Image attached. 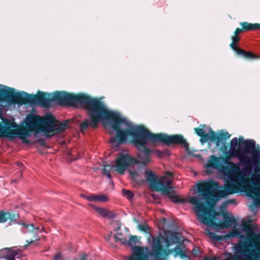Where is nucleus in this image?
I'll return each mask as SVG.
<instances>
[{"mask_svg": "<svg viewBox=\"0 0 260 260\" xmlns=\"http://www.w3.org/2000/svg\"><path fill=\"white\" fill-rule=\"evenodd\" d=\"M2 134L0 137H4L9 138H12L16 135H18L19 138L25 143H28L27 138L29 135L27 133L24 132V129L22 128H17L15 130H11L9 128L4 129L1 131Z\"/></svg>", "mask_w": 260, "mask_h": 260, "instance_id": "obj_10", "label": "nucleus"}, {"mask_svg": "<svg viewBox=\"0 0 260 260\" xmlns=\"http://www.w3.org/2000/svg\"><path fill=\"white\" fill-rule=\"evenodd\" d=\"M243 241L234 246L235 260H259L260 259V235L250 229L244 231Z\"/></svg>", "mask_w": 260, "mask_h": 260, "instance_id": "obj_4", "label": "nucleus"}, {"mask_svg": "<svg viewBox=\"0 0 260 260\" xmlns=\"http://www.w3.org/2000/svg\"><path fill=\"white\" fill-rule=\"evenodd\" d=\"M89 106L87 110L91 118V124L92 125L93 127L96 126L99 121L103 120L109 117V112L97 102H90L89 103Z\"/></svg>", "mask_w": 260, "mask_h": 260, "instance_id": "obj_8", "label": "nucleus"}, {"mask_svg": "<svg viewBox=\"0 0 260 260\" xmlns=\"http://www.w3.org/2000/svg\"><path fill=\"white\" fill-rule=\"evenodd\" d=\"M232 42L230 44V47L235 51H236L238 48L236 47V44L238 43L240 40V37L238 35L234 34V36L232 37Z\"/></svg>", "mask_w": 260, "mask_h": 260, "instance_id": "obj_21", "label": "nucleus"}, {"mask_svg": "<svg viewBox=\"0 0 260 260\" xmlns=\"http://www.w3.org/2000/svg\"><path fill=\"white\" fill-rule=\"evenodd\" d=\"M127 237L123 235L121 232H117L114 236L116 241L120 242L124 245H126L127 243Z\"/></svg>", "mask_w": 260, "mask_h": 260, "instance_id": "obj_18", "label": "nucleus"}, {"mask_svg": "<svg viewBox=\"0 0 260 260\" xmlns=\"http://www.w3.org/2000/svg\"><path fill=\"white\" fill-rule=\"evenodd\" d=\"M257 156H258V159L260 160V151H258L257 153Z\"/></svg>", "mask_w": 260, "mask_h": 260, "instance_id": "obj_33", "label": "nucleus"}, {"mask_svg": "<svg viewBox=\"0 0 260 260\" xmlns=\"http://www.w3.org/2000/svg\"><path fill=\"white\" fill-rule=\"evenodd\" d=\"M155 153V154H156V155L159 157H161L162 156V153L160 151H155L154 152Z\"/></svg>", "mask_w": 260, "mask_h": 260, "instance_id": "obj_30", "label": "nucleus"}, {"mask_svg": "<svg viewBox=\"0 0 260 260\" xmlns=\"http://www.w3.org/2000/svg\"><path fill=\"white\" fill-rule=\"evenodd\" d=\"M108 131L110 135L115 133V138L111 140L112 143L117 141L120 143L129 140L140 151L154 147L157 143L163 141L168 144H181L186 150L188 149V144L181 136L154 135L147 131H137L131 123L123 121H117L111 124Z\"/></svg>", "mask_w": 260, "mask_h": 260, "instance_id": "obj_1", "label": "nucleus"}, {"mask_svg": "<svg viewBox=\"0 0 260 260\" xmlns=\"http://www.w3.org/2000/svg\"><path fill=\"white\" fill-rule=\"evenodd\" d=\"M7 218L6 217V214L3 212H0V223L6 222Z\"/></svg>", "mask_w": 260, "mask_h": 260, "instance_id": "obj_26", "label": "nucleus"}, {"mask_svg": "<svg viewBox=\"0 0 260 260\" xmlns=\"http://www.w3.org/2000/svg\"><path fill=\"white\" fill-rule=\"evenodd\" d=\"M172 179L170 177H163L160 182L159 191L163 194L166 195L172 201L174 202H178L177 196L175 194L174 191L171 187Z\"/></svg>", "mask_w": 260, "mask_h": 260, "instance_id": "obj_9", "label": "nucleus"}, {"mask_svg": "<svg viewBox=\"0 0 260 260\" xmlns=\"http://www.w3.org/2000/svg\"><path fill=\"white\" fill-rule=\"evenodd\" d=\"M197 135L202 138L204 141L208 140L213 135V132L210 128L206 126L195 129Z\"/></svg>", "mask_w": 260, "mask_h": 260, "instance_id": "obj_14", "label": "nucleus"}, {"mask_svg": "<svg viewBox=\"0 0 260 260\" xmlns=\"http://www.w3.org/2000/svg\"><path fill=\"white\" fill-rule=\"evenodd\" d=\"M122 194L124 196L126 197L128 199H131L134 196V194L132 192L129 190L122 189Z\"/></svg>", "mask_w": 260, "mask_h": 260, "instance_id": "obj_24", "label": "nucleus"}, {"mask_svg": "<svg viewBox=\"0 0 260 260\" xmlns=\"http://www.w3.org/2000/svg\"><path fill=\"white\" fill-rule=\"evenodd\" d=\"M236 235H237V234H235L231 233V234H230V236L233 237V236H236Z\"/></svg>", "mask_w": 260, "mask_h": 260, "instance_id": "obj_34", "label": "nucleus"}, {"mask_svg": "<svg viewBox=\"0 0 260 260\" xmlns=\"http://www.w3.org/2000/svg\"><path fill=\"white\" fill-rule=\"evenodd\" d=\"M109 166H105L103 169V173L104 175H106L109 179H110L111 175L110 174L109 170V169H107V168H109Z\"/></svg>", "mask_w": 260, "mask_h": 260, "instance_id": "obj_25", "label": "nucleus"}, {"mask_svg": "<svg viewBox=\"0 0 260 260\" xmlns=\"http://www.w3.org/2000/svg\"><path fill=\"white\" fill-rule=\"evenodd\" d=\"M181 235L179 233H176L171 237V241L169 242L168 245L176 243L179 241L181 238Z\"/></svg>", "mask_w": 260, "mask_h": 260, "instance_id": "obj_22", "label": "nucleus"}, {"mask_svg": "<svg viewBox=\"0 0 260 260\" xmlns=\"http://www.w3.org/2000/svg\"><path fill=\"white\" fill-rule=\"evenodd\" d=\"M243 31H248L250 30H255L256 24L249 23L247 22L240 23Z\"/></svg>", "mask_w": 260, "mask_h": 260, "instance_id": "obj_19", "label": "nucleus"}, {"mask_svg": "<svg viewBox=\"0 0 260 260\" xmlns=\"http://www.w3.org/2000/svg\"><path fill=\"white\" fill-rule=\"evenodd\" d=\"M236 52L238 54L243 55L246 58H258V57L257 56L252 54L250 52H245V51H243L239 49H238Z\"/></svg>", "mask_w": 260, "mask_h": 260, "instance_id": "obj_20", "label": "nucleus"}, {"mask_svg": "<svg viewBox=\"0 0 260 260\" xmlns=\"http://www.w3.org/2000/svg\"><path fill=\"white\" fill-rule=\"evenodd\" d=\"M17 165H18V166H19V167H20V166H22V163H21V162H17Z\"/></svg>", "mask_w": 260, "mask_h": 260, "instance_id": "obj_35", "label": "nucleus"}, {"mask_svg": "<svg viewBox=\"0 0 260 260\" xmlns=\"http://www.w3.org/2000/svg\"><path fill=\"white\" fill-rule=\"evenodd\" d=\"M160 237L154 238L149 235L148 242L151 247V251H148L147 247L136 246L140 244L136 236H130L127 238L125 245L131 247L133 249V254L128 260H162V246Z\"/></svg>", "mask_w": 260, "mask_h": 260, "instance_id": "obj_2", "label": "nucleus"}, {"mask_svg": "<svg viewBox=\"0 0 260 260\" xmlns=\"http://www.w3.org/2000/svg\"><path fill=\"white\" fill-rule=\"evenodd\" d=\"M21 251L14 247L5 248L0 249V259L5 260H15L22 256Z\"/></svg>", "mask_w": 260, "mask_h": 260, "instance_id": "obj_11", "label": "nucleus"}, {"mask_svg": "<svg viewBox=\"0 0 260 260\" xmlns=\"http://www.w3.org/2000/svg\"><path fill=\"white\" fill-rule=\"evenodd\" d=\"M238 164L230 163L227 165L226 168L222 170L223 173L231 177L235 178V175L237 174Z\"/></svg>", "mask_w": 260, "mask_h": 260, "instance_id": "obj_15", "label": "nucleus"}, {"mask_svg": "<svg viewBox=\"0 0 260 260\" xmlns=\"http://www.w3.org/2000/svg\"><path fill=\"white\" fill-rule=\"evenodd\" d=\"M88 206L92 208L101 216L108 217L110 215L109 211L106 209L98 207L92 204H88Z\"/></svg>", "mask_w": 260, "mask_h": 260, "instance_id": "obj_17", "label": "nucleus"}, {"mask_svg": "<svg viewBox=\"0 0 260 260\" xmlns=\"http://www.w3.org/2000/svg\"><path fill=\"white\" fill-rule=\"evenodd\" d=\"M139 227L141 230L144 231L145 232H146L147 231V230L148 229V228L146 225H140Z\"/></svg>", "mask_w": 260, "mask_h": 260, "instance_id": "obj_27", "label": "nucleus"}, {"mask_svg": "<svg viewBox=\"0 0 260 260\" xmlns=\"http://www.w3.org/2000/svg\"><path fill=\"white\" fill-rule=\"evenodd\" d=\"M190 201L196 205L194 209L198 219L207 225L206 232L207 236L213 240H221V237L216 236L215 233L228 226L227 224L229 223L230 219L225 214L222 215L223 220L221 221L219 218L220 216L219 215L202 209L201 206L197 204L194 198H191Z\"/></svg>", "mask_w": 260, "mask_h": 260, "instance_id": "obj_5", "label": "nucleus"}, {"mask_svg": "<svg viewBox=\"0 0 260 260\" xmlns=\"http://www.w3.org/2000/svg\"><path fill=\"white\" fill-rule=\"evenodd\" d=\"M151 161L150 157H148L146 160H143V162L145 164Z\"/></svg>", "mask_w": 260, "mask_h": 260, "instance_id": "obj_31", "label": "nucleus"}, {"mask_svg": "<svg viewBox=\"0 0 260 260\" xmlns=\"http://www.w3.org/2000/svg\"><path fill=\"white\" fill-rule=\"evenodd\" d=\"M257 26H255V30L260 29V24H256Z\"/></svg>", "mask_w": 260, "mask_h": 260, "instance_id": "obj_32", "label": "nucleus"}, {"mask_svg": "<svg viewBox=\"0 0 260 260\" xmlns=\"http://www.w3.org/2000/svg\"><path fill=\"white\" fill-rule=\"evenodd\" d=\"M204 260H215V259H212V258H206Z\"/></svg>", "mask_w": 260, "mask_h": 260, "instance_id": "obj_36", "label": "nucleus"}, {"mask_svg": "<svg viewBox=\"0 0 260 260\" xmlns=\"http://www.w3.org/2000/svg\"><path fill=\"white\" fill-rule=\"evenodd\" d=\"M88 125V123L87 121L84 122V123H83L82 124H81V127H82V128H85L87 125Z\"/></svg>", "mask_w": 260, "mask_h": 260, "instance_id": "obj_29", "label": "nucleus"}, {"mask_svg": "<svg viewBox=\"0 0 260 260\" xmlns=\"http://www.w3.org/2000/svg\"><path fill=\"white\" fill-rule=\"evenodd\" d=\"M137 160L132 156L126 154L121 156L116 160L115 165L111 167L113 171L123 174L124 171L128 169L131 177L137 182L145 180L149 184L155 183L157 179L156 175L151 170H147L144 173L139 170Z\"/></svg>", "mask_w": 260, "mask_h": 260, "instance_id": "obj_3", "label": "nucleus"}, {"mask_svg": "<svg viewBox=\"0 0 260 260\" xmlns=\"http://www.w3.org/2000/svg\"><path fill=\"white\" fill-rule=\"evenodd\" d=\"M53 260H63L59 254L55 256ZM73 260H87V255L86 254H82L78 257L73 258Z\"/></svg>", "mask_w": 260, "mask_h": 260, "instance_id": "obj_23", "label": "nucleus"}, {"mask_svg": "<svg viewBox=\"0 0 260 260\" xmlns=\"http://www.w3.org/2000/svg\"><path fill=\"white\" fill-rule=\"evenodd\" d=\"M82 197L89 201L105 202L108 201V197L105 194H92L91 196L82 195Z\"/></svg>", "mask_w": 260, "mask_h": 260, "instance_id": "obj_16", "label": "nucleus"}, {"mask_svg": "<svg viewBox=\"0 0 260 260\" xmlns=\"http://www.w3.org/2000/svg\"><path fill=\"white\" fill-rule=\"evenodd\" d=\"M202 140H201V141H203L204 142H205V141H204V140H203L202 138Z\"/></svg>", "mask_w": 260, "mask_h": 260, "instance_id": "obj_37", "label": "nucleus"}, {"mask_svg": "<svg viewBox=\"0 0 260 260\" xmlns=\"http://www.w3.org/2000/svg\"><path fill=\"white\" fill-rule=\"evenodd\" d=\"M238 143V140L237 138L233 139L231 141V147L229 150V156L228 159H230L232 157H238L239 160L242 161V157L239 154V152L236 149Z\"/></svg>", "mask_w": 260, "mask_h": 260, "instance_id": "obj_13", "label": "nucleus"}, {"mask_svg": "<svg viewBox=\"0 0 260 260\" xmlns=\"http://www.w3.org/2000/svg\"><path fill=\"white\" fill-rule=\"evenodd\" d=\"M25 123L28 130L34 131L36 134L42 133L47 136L54 135L55 132H62L66 128L64 124L56 121L53 117H43L30 115L26 117Z\"/></svg>", "mask_w": 260, "mask_h": 260, "instance_id": "obj_6", "label": "nucleus"}, {"mask_svg": "<svg viewBox=\"0 0 260 260\" xmlns=\"http://www.w3.org/2000/svg\"><path fill=\"white\" fill-rule=\"evenodd\" d=\"M197 186L199 192H206L204 199L208 203L216 202L219 198L235 192L230 186H219L216 182L211 180L199 183Z\"/></svg>", "mask_w": 260, "mask_h": 260, "instance_id": "obj_7", "label": "nucleus"}, {"mask_svg": "<svg viewBox=\"0 0 260 260\" xmlns=\"http://www.w3.org/2000/svg\"><path fill=\"white\" fill-rule=\"evenodd\" d=\"M243 31V28L241 29L240 28H237L234 31V34L239 36V34L241 33Z\"/></svg>", "mask_w": 260, "mask_h": 260, "instance_id": "obj_28", "label": "nucleus"}, {"mask_svg": "<svg viewBox=\"0 0 260 260\" xmlns=\"http://www.w3.org/2000/svg\"><path fill=\"white\" fill-rule=\"evenodd\" d=\"M21 230L24 233L32 234L35 240L37 241L39 239V237L37 236L39 232V229L38 228H35L33 224L23 223L21 225Z\"/></svg>", "mask_w": 260, "mask_h": 260, "instance_id": "obj_12", "label": "nucleus"}]
</instances>
